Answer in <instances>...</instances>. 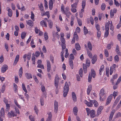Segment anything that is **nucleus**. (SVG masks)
Returning <instances> with one entry per match:
<instances>
[{"label":"nucleus","instance_id":"obj_14","mask_svg":"<svg viewBox=\"0 0 121 121\" xmlns=\"http://www.w3.org/2000/svg\"><path fill=\"white\" fill-rule=\"evenodd\" d=\"M25 74V76L27 79H29L32 78V75L30 73H26Z\"/></svg>","mask_w":121,"mask_h":121},{"label":"nucleus","instance_id":"obj_31","mask_svg":"<svg viewBox=\"0 0 121 121\" xmlns=\"http://www.w3.org/2000/svg\"><path fill=\"white\" fill-rule=\"evenodd\" d=\"M69 65L72 69H73V64L72 60H69Z\"/></svg>","mask_w":121,"mask_h":121},{"label":"nucleus","instance_id":"obj_25","mask_svg":"<svg viewBox=\"0 0 121 121\" xmlns=\"http://www.w3.org/2000/svg\"><path fill=\"white\" fill-rule=\"evenodd\" d=\"M103 106H100L98 109L97 113L99 115L101 113V111L103 109Z\"/></svg>","mask_w":121,"mask_h":121},{"label":"nucleus","instance_id":"obj_26","mask_svg":"<svg viewBox=\"0 0 121 121\" xmlns=\"http://www.w3.org/2000/svg\"><path fill=\"white\" fill-rule=\"evenodd\" d=\"M47 21L48 22V26L50 28H52V27L53 25V22L52 21L50 20H48Z\"/></svg>","mask_w":121,"mask_h":121},{"label":"nucleus","instance_id":"obj_24","mask_svg":"<svg viewBox=\"0 0 121 121\" xmlns=\"http://www.w3.org/2000/svg\"><path fill=\"white\" fill-rule=\"evenodd\" d=\"M73 112L74 114L75 115H77V114L78 109L77 107L76 106L74 107L73 110Z\"/></svg>","mask_w":121,"mask_h":121},{"label":"nucleus","instance_id":"obj_32","mask_svg":"<svg viewBox=\"0 0 121 121\" xmlns=\"http://www.w3.org/2000/svg\"><path fill=\"white\" fill-rule=\"evenodd\" d=\"M87 46L89 50L92 51V45L90 42L89 41L88 42Z\"/></svg>","mask_w":121,"mask_h":121},{"label":"nucleus","instance_id":"obj_2","mask_svg":"<svg viewBox=\"0 0 121 121\" xmlns=\"http://www.w3.org/2000/svg\"><path fill=\"white\" fill-rule=\"evenodd\" d=\"M69 90V86L67 82L65 83V85L64 88L63 96L65 97L68 94Z\"/></svg>","mask_w":121,"mask_h":121},{"label":"nucleus","instance_id":"obj_58","mask_svg":"<svg viewBox=\"0 0 121 121\" xmlns=\"http://www.w3.org/2000/svg\"><path fill=\"white\" fill-rule=\"evenodd\" d=\"M33 77L35 82L37 83L39 82V81L37 78L36 77L35 75H33Z\"/></svg>","mask_w":121,"mask_h":121},{"label":"nucleus","instance_id":"obj_18","mask_svg":"<svg viewBox=\"0 0 121 121\" xmlns=\"http://www.w3.org/2000/svg\"><path fill=\"white\" fill-rule=\"evenodd\" d=\"M90 101L93 103L95 107H97L98 105V104L97 102L95 100H90Z\"/></svg>","mask_w":121,"mask_h":121},{"label":"nucleus","instance_id":"obj_53","mask_svg":"<svg viewBox=\"0 0 121 121\" xmlns=\"http://www.w3.org/2000/svg\"><path fill=\"white\" fill-rule=\"evenodd\" d=\"M101 32L100 30L97 31V35L98 37L99 38L101 36Z\"/></svg>","mask_w":121,"mask_h":121},{"label":"nucleus","instance_id":"obj_63","mask_svg":"<svg viewBox=\"0 0 121 121\" xmlns=\"http://www.w3.org/2000/svg\"><path fill=\"white\" fill-rule=\"evenodd\" d=\"M29 118L31 121H35V119L34 117L32 115L29 116Z\"/></svg>","mask_w":121,"mask_h":121},{"label":"nucleus","instance_id":"obj_12","mask_svg":"<svg viewBox=\"0 0 121 121\" xmlns=\"http://www.w3.org/2000/svg\"><path fill=\"white\" fill-rule=\"evenodd\" d=\"M69 9L68 7L66 8V10L65 11V13H63L65 14L68 18H69L71 14V13L69 11Z\"/></svg>","mask_w":121,"mask_h":121},{"label":"nucleus","instance_id":"obj_27","mask_svg":"<svg viewBox=\"0 0 121 121\" xmlns=\"http://www.w3.org/2000/svg\"><path fill=\"white\" fill-rule=\"evenodd\" d=\"M4 108H1V111H0V117H2L4 114Z\"/></svg>","mask_w":121,"mask_h":121},{"label":"nucleus","instance_id":"obj_15","mask_svg":"<svg viewBox=\"0 0 121 121\" xmlns=\"http://www.w3.org/2000/svg\"><path fill=\"white\" fill-rule=\"evenodd\" d=\"M19 55H17L16 57L15 60L13 64V65H15L17 63L19 59Z\"/></svg>","mask_w":121,"mask_h":121},{"label":"nucleus","instance_id":"obj_61","mask_svg":"<svg viewBox=\"0 0 121 121\" xmlns=\"http://www.w3.org/2000/svg\"><path fill=\"white\" fill-rule=\"evenodd\" d=\"M82 68H81L79 72V74L80 75V77H81L82 76Z\"/></svg>","mask_w":121,"mask_h":121},{"label":"nucleus","instance_id":"obj_51","mask_svg":"<svg viewBox=\"0 0 121 121\" xmlns=\"http://www.w3.org/2000/svg\"><path fill=\"white\" fill-rule=\"evenodd\" d=\"M92 77V75L90 74V73H89L88 77V82H91Z\"/></svg>","mask_w":121,"mask_h":121},{"label":"nucleus","instance_id":"obj_62","mask_svg":"<svg viewBox=\"0 0 121 121\" xmlns=\"http://www.w3.org/2000/svg\"><path fill=\"white\" fill-rule=\"evenodd\" d=\"M37 67L38 68H40L42 69H44V66L42 65H41V64H38V65Z\"/></svg>","mask_w":121,"mask_h":121},{"label":"nucleus","instance_id":"obj_41","mask_svg":"<svg viewBox=\"0 0 121 121\" xmlns=\"http://www.w3.org/2000/svg\"><path fill=\"white\" fill-rule=\"evenodd\" d=\"M74 56L73 54H71L70 56V57L69 60H74Z\"/></svg>","mask_w":121,"mask_h":121},{"label":"nucleus","instance_id":"obj_30","mask_svg":"<svg viewBox=\"0 0 121 121\" xmlns=\"http://www.w3.org/2000/svg\"><path fill=\"white\" fill-rule=\"evenodd\" d=\"M104 92V89L103 88L101 89L99 94V96H103L105 94Z\"/></svg>","mask_w":121,"mask_h":121},{"label":"nucleus","instance_id":"obj_16","mask_svg":"<svg viewBox=\"0 0 121 121\" xmlns=\"http://www.w3.org/2000/svg\"><path fill=\"white\" fill-rule=\"evenodd\" d=\"M72 95L73 101L74 102H76L77 100L76 96L74 92H72Z\"/></svg>","mask_w":121,"mask_h":121},{"label":"nucleus","instance_id":"obj_6","mask_svg":"<svg viewBox=\"0 0 121 121\" xmlns=\"http://www.w3.org/2000/svg\"><path fill=\"white\" fill-rule=\"evenodd\" d=\"M113 97L112 94H111L107 98V102L106 103V105H108L110 102Z\"/></svg>","mask_w":121,"mask_h":121},{"label":"nucleus","instance_id":"obj_43","mask_svg":"<svg viewBox=\"0 0 121 121\" xmlns=\"http://www.w3.org/2000/svg\"><path fill=\"white\" fill-rule=\"evenodd\" d=\"M44 36L45 40H47L48 39V35L47 33L46 32L44 34Z\"/></svg>","mask_w":121,"mask_h":121},{"label":"nucleus","instance_id":"obj_59","mask_svg":"<svg viewBox=\"0 0 121 121\" xmlns=\"http://www.w3.org/2000/svg\"><path fill=\"white\" fill-rule=\"evenodd\" d=\"M5 90V85L3 84L2 86V89L1 90V92L2 93H4Z\"/></svg>","mask_w":121,"mask_h":121},{"label":"nucleus","instance_id":"obj_56","mask_svg":"<svg viewBox=\"0 0 121 121\" xmlns=\"http://www.w3.org/2000/svg\"><path fill=\"white\" fill-rule=\"evenodd\" d=\"M104 54L105 56L106 57H108L109 56V53L108 51L106 49L104 51Z\"/></svg>","mask_w":121,"mask_h":121},{"label":"nucleus","instance_id":"obj_47","mask_svg":"<svg viewBox=\"0 0 121 121\" xmlns=\"http://www.w3.org/2000/svg\"><path fill=\"white\" fill-rule=\"evenodd\" d=\"M74 20V18L73 17H71V21L70 22V25L72 26L73 25V21Z\"/></svg>","mask_w":121,"mask_h":121},{"label":"nucleus","instance_id":"obj_35","mask_svg":"<svg viewBox=\"0 0 121 121\" xmlns=\"http://www.w3.org/2000/svg\"><path fill=\"white\" fill-rule=\"evenodd\" d=\"M87 53L89 58H92V55L91 52L88 50L87 51Z\"/></svg>","mask_w":121,"mask_h":121},{"label":"nucleus","instance_id":"obj_8","mask_svg":"<svg viewBox=\"0 0 121 121\" xmlns=\"http://www.w3.org/2000/svg\"><path fill=\"white\" fill-rule=\"evenodd\" d=\"M46 61L47 62V71L49 73L51 69V65L49 61L47 60Z\"/></svg>","mask_w":121,"mask_h":121},{"label":"nucleus","instance_id":"obj_38","mask_svg":"<svg viewBox=\"0 0 121 121\" xmlns=\"http://www.w3.org/2000/svg\"><path fill=\"white\" fill-rule=\"evenodd\" d=\"M88 32V31L87 29L84 26V33L85 35H86V34H87Z\"/></svg>","mask_w":121,"mask_h":121},{"label":"nucleus","instance_id":"obj_44","mask_svg":"<svg viewBox=\"0 0 121 121\" xmlns=\"http://www.w3.org/2000/svg\"><path fill=\"white\" fill-rule=\"evenodd\" d=\"M109 25L108 23L105 24V30H109Z\"/></svg>","mask_w":121,"mask_h":121},{"label":"nucleus","instance_id":"obj_40","mask_svg":"<svg viewBox=\"0 0 121 121\" xmlns=\"http://www.w3.org/2000/svg\"><path fill=\"white\" fill-rule=\"evenodd\" d=\"M58 32H56L55 31L52 32V36L54 38H55L56 36L58 35Z\"/></svg>","mask_w":121,"mask_h":121},{"label":"nucleus","instance_id":"obj_5","mask_svg":"<svg viewBox=\"0 0 121 121\" xmlns=\"http://www.w3.org/2000/svg\"><path fill=\"white\" fill-rule=\"evenodd\" d=\"M91 62L92 64H95L96 62L97 59V56L96 54L94 55L92 58Z\"/></svg>","mask_w":121,"mask_h":121},{"label":"nucleus","instance_id":"obj_10","mask_svg":"<svg viewBox=\"0 0 121 121\" xmlns=\"http://www.w3.org/2000/svg\"><path fill=\"white\" fill-rule=\"evenodd\" d=\"M8 68V65H4L1 68V72L2 73H4Z\"/></svg>","mask_w":121,"mask_h":121},{"label":"nucleus","instance_id":"obj_64","mask_svg":"<svg viewBox=\"0 0 121 121\" xmlns=\"http://www.w3.org/2000/svg\"><path fill=\"white\" fill-rule=\"evenodd\" d=\"M78 4L77 3H75L71 5V6L72 8H76L77 7V5Z\"/></svg>","mask_w":121,"mask_h":121},{"label":"nucleus","instance_id":"obj_37","mask_svg":"<svg viewBox=\"0 0 121 121\" xmlns=\"http://www.w3.org/2000/svg\"><path fill=\"white\" fill-rule=\"evenodd\" d=\"M106 74L107 77H108L109 76V68L107 67L106 68Z\"/></svg>","mask_w":121,"mask_h":121},{"label":"nucleus","instance_id":"obj_7","mask_svg":"<svg viewBox=\"0 0 121 121\" xmlns=\"http://www.w3.org/2000/svg\"><path fill=\"white\" fill-rule=\"evenodd\" d=\"M113 97L112 94H111L107 98V102L106 103V105H108L110 102Z\"/></svg>","mask_w":121,"mask_h":121},{"label":"nucleus","instance_id":"obj_3","mask_svg":"<svg viewBox=\"0 0 121 121\" xmlns=\"http://www.w3.org/2000/svg\"><path fill=\"white\" fill-rule=\"evenodd\" d=\"M59 84V77L58 74H56L55 78L54 84L56 87L57 88L58 87Z\"/></svg>","mask_w":121,"mask_h":121},{"label":"nucleus","instance_id":"obj_22","mask_svg":"<svg viewBox=\"0 0 121 121\" xmlns=\"http://www.w3.org/2000/svg\"><path fill=\"white\" fill-rule=\"evenodd\" d=\"M40 25L43 27L44 26L46 27H47L46 22L44 20H42L40 22Z\"/></svg>","mask_w":121,"mask_h":121},{"label":"nucleus","instance_id":"obj_28","mask_svg":"<svg viewBox=\"0 0 121 121\" xmlns=\"http://www.w3.org/2000/svg\"><path fill=\"white\" fill-rule=\"evenodd\" d=\"M91 73L90 74L92 75V77L94 78L95 77L96 75L95 72L93 69H92L91 70Z\"/></svg>","mask_w":121,"mask_h":121},{"label":"nucleus","instance_id":"obj_20","mask_svg":"<svg viewBox=\"0 0 121 121\" xmlns=\"http://www.w3.org/2000/svg\"><path fill=\"white\" fill-rule=\"evenodd\" d=\"M92 86L91 85H89L88 86L87 91V95H89L90 93L92 90Z\"/></svg>","mask_w":121,"mask_h":121},{"label":"nucleus","instance_id":"obj_1","mask_svg":"<svg viewBox=\"0 0 121 121\" xmlns=\"http://www.w3.org/2000/svg\"><path fill=\"white\" fill-rule=\"evenodd\" d=\"M86 110L87 113V115L89 116V114L91 117L92 118H94L95 116V111L94 110H91L89 108H86Z\"/></svg>","mask_w":121,"mask_h":121},{"label":"nucleus","instance_id":"obj_17","mask_svg":"<svg viewBox=\"0 0 121 121\" xmlns=\"http://www.w3.org/2000/svg\"><path fill=\"white\" fill-rule=\"evenodd\" d=\"M53 2L52 0H50L49 2V7L50 9L51 10L53 8Z\"/></svg>","mask_w":121,"mask_h":121},{"label":"nucleus","instance_id":"obj_36","mask_svg":"<svg viewBox=\"0 0 121 121\" xmlns=\"http://www.w3.org/2000/svg\"><path fill=\"white\" fill-rule=\"evenodd\" d=\"M86 65L88 67H89L90 66V61L88 59H87L86 61Z\"/></svg>","mask_w":121,"mask_h":121},{"label":"nucleus","instance_id":"obj_4","mask_svg":"<svg viewBox=\"0 0 121 121\" xmlns=\"http://www.w3.org/2000/svg\"><path fill=\"white\" fill-rule=\"evenodd\" d=\"M58 103L56 100L54 102V112L56 113L58 111Z\"/></svg>","mask_w":121,"mask_h":121},{"label":"nucleus","instance_id":"obj_11","mask_svg":"<svg viewBox=\"0 0 121 121\" xmlns=\"http://www.w3.org/2000/svg\"><path fill=\"white\" fill-rule=\"evenodd\" d=\"M115 112L114 109H113L111 112L109 117V121H111Z\"/></svg>","mask_w":121,"mask_h":121},{"label":"nucleus","instance_id":"obj_48","mask_svg":"<svg viewBox=\"0 0 121 121\" xmlns=\"http://www.w3.org/2000/svg\"><path fill=\"white\" fill-rule=\"evenodd\" d=\"M116 65L115 64H113L112 66L110 67V69L113 70H115Z\"/></svg>","mask_w":121,"mask_h":121},{"label":"nucleus","instance_id":"obj_9","mask_svg":"<svg viewBox=\"0 0 121 121\" xmlns=\"http://www.w3.org/2000/svg\"><path fill=\"white\" fill-rule=\"evenodd\" d=\"M8 115L9 117H11L12 116L14 117L17 116L16 114L14 112L12 111H11L10 112H9Z\"/></svg>","mask_w":121,"mask_h":121},{"label":"nucleus","instance_id":"obj_50","mask_svg":"<svg viewBox=\"0 0 121 121\" xmlns=\"http://www.w3.org/2000/svg\"><path fill=\"white\" fill-rule=\"evenodd\" d=\"M86 5V1H82V8L84 9Z\"/></svg>","mask_w":121,"mask_h":121},{"label":"nucleus","instance_id":"obj_21","mask_svg":"<svg viewBox=\"0 0 121 121\" xmlns=\"http://www.w3.org/2000/svg\"><path fill=\"white\" fill-rule=\"evenodd\" d=\"M38 6L40 10L42 11V12H44V10H43V7L42 3H40V5H39V4Z\"/></svg>","mask_w":121,"mask_h":121},{"label":"nucleus","instance_id":"obj_34","mask_svg":"<svg viewBox=\"0 0 121 121\" xmlns=\"http://www.w3.org/2000/svg\"><path fill=\"white\" fill-rule=\"evenodd\" d=\"M22 67H21L19 71V75L20 77L21 78L22 76Z\"/></svg>","mask_w":121,"mask_h":121},{"label":"nucleus","instance_id":"obj_45","mask_svg":"<svg viewBox=\"0 0 121 121\" xmlns=\"http://www.w3.org/2000/svg\"><path fill=\"white\" fill-rule=\"evenodd\" d=\"M114 60L115 62H117L119 60V59L118 56L116 55L114 57Z\"/></svg>","mask_w":121,"mask_h":121},{"label":"nucleus","instance_id":"obj_54","mask_svg":"<svg viewBox=\"0 0 121 121\" xmlns=\"http://www.w3.org/2000/svg\"><path fill=\"white\" fill-rule=\"evenodd\" d=\"M77 20L79 25L80 26H81L82 25V23L81 20L80 19H79L78 18Z\"/></svg>","mask_w":121,"mask_h":121},{"label":"nucleus","instance_id":"obj_46","mask_svg":"<svg viewBox=\"0 0 121 121\" xmlns=\"http://www.w3.org/2000/svg\"><path fill=\"white\" fill-rule=\"evenodd\" d=\"M106 5L104 3H103L101 6V9L102 10H104L105 8Z\"/></svg>","mask_w":121,"mask_h":121},{"label":"nucleus","instance_id":"obj_23","mask_svg":"<svg viewBox=\"0 0 121 121\" xmlns=\"http://www.w3.org/2000/svg\"><path fill=\"white\" fill-rule=\"evenodd\" d=\"M75 48L78 51L80 50L81 47L79 43H77L75 44Z\"/></svg>","mask_w":121,"mask_h":121},{"label":"nucleus","instance_id":"obj_57","mask_svg":"<svg viewBox=\"0 0 121 121\" xmlns=\"http://www.w3.org/2000/svg\"><path fill=\"white\" fill-rule=\"evenodd\" d=\"M110 17L112 18L114 16V13L113 12V11L112 10H110Z\"/></svg>","mask_w":121,"mask_h":121},{"label":"nucleus","instance_id":"obj_55","mask_svg":"<svg viewBox=\"0 0 121 121\" xmlns=\"http://www.w3.org/2000/svg\"><path fill=\"white\" fill-rule=\"evenodd\" d=\"M114 4L117 7H118L119 6L120 3L116 0H114Z\"/></svg>","mask_w":121,"mask_h":121},{"label":"nucleus","instance_id":"obj_39","mask_svg":"<svg viewBox=\"0 0 121 121\" xmlns=\"http://www.w3.org/2000/svg\"><path fill=\"white\" fill-rule=\"evenodd\" d=\"M113 45V43H112L108 44L107 47V48L108 50L110 49L111 48V46H112Z\"/></svg>","mask_w":121,"mask_h":121},{"label":"nucleus","instance_id":"obj_42","mask_svg":"<svg viewBox=\"0 0 121 121\" xmlns=\"http://www.w3.org/2000/svg\"><path fill=\"white\" fill-rule=\"evenodd\" d=\"M26 33L24 32L22 33L21 34V37L22 39H24L25 37Z\"/></svg>","mask_w":121,"mask_h":121},{"label":"nucleus","instance_id":"obj_33","mask_svg":"<svg viewBox=\"0 0 121 121\" xmlns=\"http://www.w3.org/2000/svg\"><path fill=\"white\" fill-rule=\"evenodd\" d=\"M116 51L117 53L120 55V52L119 51V48L118 45H117L116 49Z\"/></svg>","mask_w":121,"mask_h":121},{"label":"nucleus","instance_id":"obj_60","mask_svg":"<svg viewBox=\"0 0 121 121\" xmlns=\"http://www.w3.org/2000/svg\"><path fill=\"white\" fill-rule=\"evenodd\" d=\"M95 27L97 31L100 30V27L99 25L97 24L95 25Z\"/></svg>","mask_w":121,"mask_h":121},{"label":"nucleus","instance_id":"obj_52","mask_svg":"<svg viewBox=\"0 0 121 121\" xmlns=\"http://www.w3.org/2000/svg\"><path fill=\"white\" fill-rule=\"evenodd\" d=\"M22 88L23 90L26 93L27 92V91L26 88L25 84H24L23 83L22 84Z\"/></svg>","mask_w":121,"mask_h":121},{"label":"nucleus","instance_id":"obj_13","mask_svg":"<svg viewBox=\"0 0 121 121\" xmlns=\"http://www.w3.org/2000/svg\"><path fill=\"white\" fill-rule=\"evenodd\" d=\"M27 24L30 26H32L34 25V22L31 20L26 21Z\"/></svg>","mask_w":121,"mask_h":121},{"label":"nucleus","instance_id":"obj_29","mask_svg":"<svg viewBox=\"0 0 121 121\" xmlns=\"http://www.w3.org/2000/svg\"><path fill=\"white\" fill-rule=\"evenodd\" d=\"M17 86L16 84L14 83H13V90L15 93L17 92Z\"/></svg>","mask_w":121,"mask_h":121},{"label":"nucleus","instance_id":"obj_49","mask_svg":"<svg viewBox=\"0 0 121 121\" xmlns=\"http://www.w3.org/2000/svg\"><path fill=\"white\" fill-rule=\"evenodd\" d=\"M109 34V30H105V31L104 34V37H107Z\"/></svg>","mask_w":121,"mask_h":121},{"label":"nucleus","instance_id":"obj_19","mask_svg":"<svg viewBox=\"0 0 121 121\" xmlns=\"http://www.w3.org/2000/svg\"><path fill=\"white\" fill-rule=\"evenodd\" d=\"M8 8H9L8 10V15L9 17H11L12 16V15L13 13L11 9L8 7Z\"/></svg>","mask_w":121,"mask_h":121}]
</instances>
